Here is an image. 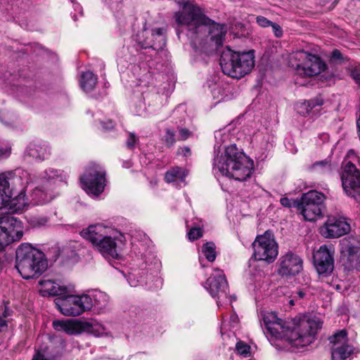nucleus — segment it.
Listing matches in <instances>:
<instances>
[{"mask_svg": "<svg viewBox=\"0 0 360 360\" xmlns=\"http://www.w3.org/2000/svg\"><path fill=\"white\" fill-rule=\"evenodd\" d=\"M351 77L355 81V82L360 86V66H355L351 68L350 70Z\"/></svg>", "mask_w": 360, "mask_h": 360, "instance_id": "nucleus-38", "label": "nucleus"}, {"mask_svg": "<svg viewBox=\"0 0 360 360\" xmlns=\"http://www.w3.org/2000/svg\"><path fill=\"white\" fill-rule=\"evenodd\" d=\"M44 178L47 181L54 180L55 182H63L66 179L63 172L53 169H48L44 172Z\"/></svg>", "mask_w": 360, "mask_h": 360, "instance_id": "nucleus-30", "label": "nucleus"}, {"mask_svg": "<svg viewBox=\"0 0 360 360\" xmlns=\"http://www.w3.org/2000/svg\"><path fill=\"white\" fill-rule=\"evenodd\" d=\"M105 234L106 227L99 224L90 225L80 232L81 236L91 242L104 257L119 259L120 252L115 239Z\"/></svg>", "mask_w": 360, "mask_h": 360, "instance_id": "nucleus-5", "label": "nucleus"}, {"mask_svg": "<svg viewBox=\"0 0 360 360\" xmlns=\"http://www.w3.org/2000/svg\"><path fill=\"white\" fill-rule=\"evenodd\" d=\"M262 319L269 334L276 338H286L292 345L297 347H302L311 344L318 330L322 327V322L318 318L302 319L292 330H290L285 322L278 319L274 312L264 313Z\"/></svg>", "mask_w": 360, "mask_h": 360, "instance_id": "nucleus-1", "label": "nucleus"}, {"mask_svg": "<svg viewBox=\"0 0 360 360\" xmlns=\"http://www.w3.org/2000/svg\"><path fill=\"white\" fill-rule=\"evenodd\" d=\"M305 295V293L302 291V290H299V291H297L293 297L294 299L298 297L299 299H302Z\"/></svg>", "mask_w": 360, "mask_h": 360, "instance_id": "nucleus-50", "label": "nucleus"}, {"mask_svg": "<svg viewBox=\"0 0 360 360\" xmlns=\"http://www.w3.org/2000/svg\"><path fill=\"white\" fill-rule=\"evenodd\" d=\"M254 257L257 260L273 262L278 256V245L269 231L258 236L252 243Z\"/></svg>", "mask_w": 360, "mask_h": 360, "instance_id": "nucleus-13", "label": "nucleus"}, {"mask_svg": "<svg viewBox=\"0 0 360 360\" xmlns=\"http://www.w3.org/2000/svg\"><path fill=\"white\" fill-rule=\"evenodd\" d=\"M104 328L101 325H95L92 327L91 332L96 335V336H102L104 334H105L104 331Z\"/></svg>", "mask_w": 360, "mask_h": 360, "instance_id": "nucleus-43", "label": "nucleus"}, {"mask_svg": "<svg viewBox=\"0 0 360 360\" xmlns=\"http://www.w3.org/2000/svg\"><path fill=\"white\" fill-rule=\"evenodd\" d=\"M334 251L332 248L323 245L314 255V263L316 270L321 277H327L334 269Z\"/></svg>", "mask_w": 360, "mask_h": 360, "instance_id": "nucleus-15", "label": "nucleus"}, {"mask_svg": "<svg viewBox=\"0 0 360 360\" xmlns=\"http://www.w3.org/2000/svg\"><path fill=\"white\" fill-rule=\"evenodd\" d=\"M97 76L90 71L84 72L80 79V85L84 91H92L97 84Z\"/></svg>", "mask_w": 360, "mask_h": 360, "instance_id": "nucleus-26", "label": "nucleus"}, {"mask_svg": "<svg viewBox=\"0 0 360 360\" xmlns=\"http://www.w3.org/2000/svg\"><path fill=\"white\" fill-rule=\"evenodd\" d=\"M77 243H75V242H74V243H73V245H72V247H73V248H76V247H77Z\"/></svg>", "mask_w": 360, "mask_h": 360, "instance_id": "nucleus-53", "label": "nucleus"}, {"mask_svg": "<svg viewBox=\"0 0 360 360\" xmlns=\"http://www.w3.org/2000/svg\"><path fill=\"white\" fill-rule=\"evenodd\" d=\"M250 347L249 345L242 342H238L236 344V349L238 352L245 356L250 354Z\"/></svg>", "mask_w": 360, "mask_h": 360, "instance_id": "nucleus-37", "label": "nucleus"}, {"mask_svg": "<svg viewBox=\"0 0 360 360\" xmlns=\"http://www.w3.org/2000/svg\"><path fill=\"white\" fill-rule=\"evenodd\" d=\"M202 236V231L200 228H192L188 233L190 240H195Z\"/></svg>", "mask_w": 360, "mask_h": 360, "instance_id": "nucleus-36", "label": "nucleus"}, {"mask_svg": "<svg viewBox=\"0 0 360 360\" xmlns=\"http://www.w3.org/2000/svg\"><path fill=\"white\" fill-rule=\"evenodd\" d=\"M9 320L0 317V331H6L7 329V323Z\"/></svg>", "mask_w": 360, "mask_h": 360, "instance_id": "nucleus-47", "label": "nucleus"}, {"mask_svg": "<svg viewBox=\"0 0 360 360\" xmlns=\"http://www.w3.org/2000/svg\"><path fill=\"white\" fill-rule=\"evenodd\" d=\"M253 167V161L234 145L226 147L220 155H216L213 162L215 175L220 174L240 181L250 177Z\"/></svg>", "mask_w": 360, "mask_h": 360, "instance_id": "nucleus-2", "label": "nucleus"}, {"mask_svg": "<svg viewBox=\"0 0 360 360\" xmlns=\"http://www.w3.org/2000/svg\"><path fill=\"white\" fill-rule=\"evenodd\" d=\"M41 285L40 293L42 296H57L63 297L69 292L67 286L52 280H41L39 281Z\"/></svg>", "mask_w": 360, "mask_h": 360, "instance_id": "nucleus-20", "label": "nucleus"}, {"mask_svg": "<svg viewBox=\"0 0 360 360\" xmlns=\"http://www.w3.org/2000/svg\"><path fill=\"white\" fill-rule=\"evenodd\" d=\"M290 60L297 62L295 64V70L296 74L300 76H315L326 68V63L321 58L302 50L292 53Z\"/></svg>", "mask_w": 360, "mask_h": 360, "instance_id": "nucleus-8", "label": "nucleus"}, {"mask_svg": "<svg viewBox=\"0 0 360 360\" xmlns=\"http://www.w3.org/2000/svg\"><path fill=\"white\" fill-rule=\"evenodd\" d=\"M53 327L56 330L64 331L68 334H73L77 331L75 322L72 321H59L53 322Z\"/></svg>", "mask_w": 360, "mask_h": 360, "instance_id": "nucleus-28", "label": "nucleus"}, {"mask_svg": "<svg viewBox=\"0 0 360 360\" xmlns=\"http://www.w3.org/2000/svg\"><path fill=\"white\" fill-rule=\"evenodd\" d=\"M205 288L213 297L218 300L227 297L229 285L224 274L219 269L215 270L205 283Z\"/></svg>", "mask_w": 360, "mask_h": 360, "instance_id": "nucleus-17", "label": "nucleus"}, {"mask_svg": "<svg viewBox=\"0 0 360 360\" xmlns=\"http://www.w3.org/2000/svg\"><path fill=\"white\" fill-rule=\"evenodd\" d=\"M289 304H290V305H294V299H291V300H289Z\"/></svg>", "mask_w": 360, "mask_h": 360, "instance_id": "nucleus-52", "label": "nucleus"}, {"mask_svg": "<svg viewBox=\"0 0 360 360\" xmlns=\"http://www.w3.org/2000/svg\"><path fill=\"white\" fill-rule=\"evenodd\" d=\"M15 267L25 279L38 277L48 267L45 255L29 244H22L16 250Z\"/></svg>", "mask_w": 360, "mask_h": 360, "instance_id": "nucleus-3", "label": "nucleus"}, {"mask_svg": "<svg viewBox=\"0 0 360 360\" xmlns=\"http://www.w3.org/2000/svg\"><path fill=\"white\" fill-rule=\"evenodd\" d=\"M3 154L2 150L0 149V156Z\"/></svg>", "mask_w": 360, "mask_h": 360, "instance_id": "nucleus-54", "label": "nucleus"}, {"mask_svg": "<svg viewBox=\"0 0 360 360\" xmlns=\"http://www.w3.org/2000/svg\"><path fill=\"white\" fill-rule=\"evenodd\" d=\"M216 246L212 242H207L202 247V252L209 262H213L216 259Z\"/></svg>", "mask_w": 360, "mask_h": 360, "instance_id": "nucleus-31", "label": "nucleus"}, {"mask_svg": "<svg viewBox=\"0 0 360 360\" xmlns=\"http://www.w3.org/2000/svg\"><path fill=\"white\" fill-rule=\"evenodd\" d=\"M80 182L88 193L98 196L104 191L105 171L100 165L91 163L80 177Z\"/></svg>", "mask_w": 360, "mask_h": 360, "instance_id": "nucleus-11", "label": "nucleus"}, {"mask_svg": "<svg viewBox=\"0 0 360 360\" xmlns=\"http://www.w3.org/2000/svg\"><path fill=\"white\" fill-rule=\"evenodd\" d=\"M356 158L354 150L348 151L344 160V167L341 175L342 188L348 196L360 202V171L351 160Z\"/></svg>", "mask_w": 360, "mask_h": 360, "instance_id": "nucleus-9", "label": "nucleus"}, {"mask_svg": "<svg viewBox=\"0 0 360 360\" xmlns=\"http://www.w3.org/2000/svg\"><path fill=\"white\" fill-rule=\"evenodd\" d=\"M325 200V195L316 191H309L302 194L300 202H295V206L301 210L302 214L307 221H314L321 214V206Z\"/></svg>", "mask_w": 360, "mask_h": 360, "instance_id": "nucleus-12", "label": "nucleus"}, {"mask_svg": "<svg viewBox=\"0 0 360 360\" xmlns=\"http://www.w3.org/2000/svg\"><path fill=\"white\" fill-rule=\"evenodd\" d=\"M330 59L332 60H342V55L340 51L335 49L331 53Z\"/></svg>", "mask_w": 360, "mask_h": 360, "instance_id": "nucleus-46", "label": "nucleus"}, {"mask_svg": "<svg viewBox=\"0 0 360 360\" xmlns=\"http://www.w3.org/2000/svg\"><path fill=\"white\" fill-rule=\"evenodd\" d=\"M137 141V138L134 133H129L128 139L126 141V145L128 148L133 149Z\"/></svg>", "mask_w": 360, "mask_h": 360, "instance_id": "nucleus-40", "label": "nucleus"}, {"mask_svg": "<svg viewBox=\"0 0 360 360\" xmlns=\"http://www.w3.org/2000/svg\"><path fill=\"white\" fill-rule=\"evenodd\" d=\"M94 303L100 308H105L109 302V297L103 292L99 291L94 295Z\"/></svg>", "mask_w": 360, "mask_h": 360, "instance_id": "nucleus-32", "label": "nucleus"}, {"mask_svg": "<svg viewBox=\"0 0 360 360\" xmlns=\"http://www.w3.org/2000/svg\"><path fill=\"white\" fill-rule=\"evenodd\" d=\"M46 219H44V223H41V224H44V223H46Z\"/></svg>", "mask_w": 360, "mask_h": 360, "instance_id": "nucleus-55", "label": "nucleus"}, {"mask_svg": "<svg viewBox=\"0 0 360 360\" xmlns=\"http://www.w3.org/2000/svg\"><path fill=\"white\" fill-rule=\"evenodd\" d=\"M280 202L283 207L290 208L291 207H295L294 203L300 202V201H292L288 198H282L280 200Z\"/></svg>", "mask_w": 360, "mask_h": 360, "instance_id": "nucleus-42", "label": "nucleus"}, {"mask_svg": "<svg viewBox=\"0 0 360 360\" xmlns=\"http://www.w3.org/2000/svg\"><path fill=\"white\" fill-rule=\"evenodd\" d=\"M0 122L7 127H14L18 122V117L6 110H0Z\"/></svg>", "mask_w": 360, "mask_h": 360, "instance_id": "nucleus-29", "label": "nucleus"}, {"mask_svg": "<svg viewBox=\"0 0 360 360\" xmlns=\"http://www.w3.org/2000/svg\"><path fill=\"white\" fill-rule=\"evenodd\" d=\"M115 127V124L112 120H108L106 123H103V127L105 129L110 130L113 129Z\"/></svg>", "mask_w": 360, "mask_h": 360, "instance_id": "nucleus-48", "label": "nucleus"}, {"mask_svg": "<svg viewBox=\"0 0 360 360\" xmlns=\"http://www.w3.org/2000/svg\"><path fill=\"white\" fill-rule=\"evenodd\" d=\"M257 24L263 27H267L272 25V22L263 16H258L257 18Z\"/></svg>", "mask_w": 360, "mask_h": 360, "instance_id": "nucleus-41", "label": "nucleus"}, {"mask_svg": "<svg viewBox=\"0 0 360 360\" xmlns=\"http://www.w3.org/2000/svg\"><path fill=\"white\" fill-rule=\"evenodd\" d=\"M340 262L349 271L360 269V244L344 239L342 241Z\"/></svg>", "mask_w": 360, "mask_h": 360, "instance_id": "nucleus-16", "label": "nucleus"}, {"mask_svg": "<svg viewBox=\"0 0 360 360\" xmlns=\"http://www.w3.org/2000/svg\"><path fill=\"white\" fill-rule=\"evenodd\" d=\"M11 173L0 174V202L3 205L8 202L13 195V189L10 187Z\"/></svg>", "mask_w": 360, "mask_h": 360, "instance_id": "nucleus-23", "label": "nucleus"}, {"mask_svg": "<svg viewBox=\"0 0 360 360\" xmlns=\"http://www.w3.org/2000/svg\"><path fill=\"white\" fill-rule=\"evenodd\" d=\"M25 154L37 160H44L50 155V149L46 143L34 141L27 148Z\"/></svg>", "mask_w": 360, "mask_h": 360, "instance_id": "nucleus-22", "label": "nucleus"}, {"mask_svg": "<svg viewBox=\"0 0 360 360\" xmlns=\"http://www.w3.org/2000/svg\"><path fill=\"white\" fill-rule=\"evenodd\" d=\"M152 36L155 39L152 44H146L145 48L151 47L154 50H162L165 46V37L163 34V29L157 28L153 30Z\"/></svg>", "mask_w": 360, "mask_h": 360, "instance_id": "nucleus-27", "label": "nucleus"}, {"mask_svg": "<svg viewBox=\"0 0 360 360\" xmlns=\"http://www.w3.org/2000/svg\"><path fill=\"white\" fill-rule=\"evenodd\" d=\"M323 101L319 98L306 101L304 105L306 106L307 112H309L316 106H321Z\"/></svg>", "mask_w": 360, "mask_h": 360, "instance_id": "nucleus-35", "label": "nucleus"}, {"mask_svg": "<svg viewBox=\"0 0 360 360\" xmlns=\"http://www.w3.org/2000/svg\"><path fill=\"white\" fill-rule=\"evenodd\" d=\"M188 175V172L181 167H175L168 170L165 175V179L167 183L176 181H184V179Z\"/></svg>", "mask_w": 360, "mask_h": 360, "instance_id": "nucleus-25", "label": "nucleus"}, {"mask_svg": "<svg viewBox=\"0 0 360 360\" xmlns=\"http://www.w3.org/2000/svg\"><path fill=\"white\" fill-rule=\"evenodd\" d=\"M175 20L179 25L186 26L187 34L193 40L195 41L199 34L205 35L208 32L205 15L198 6L190 2L184 4L182 11L175 14Z\"/></svg>", "mask_w": 360, "mask_h": 360, "instance_id": "nucleus-6", "label": "nucleus"}, {"mask_svg": "<svg viewBox=\"0 0 360 360\" xmlns=\"http://www.w3.org/2000/svg\"><path fill=\"white\" fill-rule=\"evenodd\" d=\"M315 170H321L323 172H330L333 169L332 165L327 160L316 162L313 165Z\"/></svg>", "mask_w": 360, "mask_h": 360, "instance_id": "nucleus-34", "label": "nucleus"}, {"mask_svg": "<svg viewBox=\"0 0 360 360\" xmlns=\"http://www.w3.org/2000/svg\"><path fill=\"white\" fill-rule=\"evenodd\" d=\"M278 274L281 276H291L298 274L303 269L301 257L292 252L282 255L279 259Z\"/></svg>", "mask_w": 360, "mask_h": 360, "instance_id": "nucleus-18", "label": "nucleus"}, {"mask_svg": "<svg viewBox=\"0 0 360 360\" xmlns=\"http://www.w3.org/2000/svg\"><path fill=\"white\" fill-rule=\"evenodd\" d=\"M350 230L349 224L344 219L328 218L321 228V234L325 238H338Z\"/></svg>", "mask_w": 360, "mask_h": 360, "instance_id": "nucleus-19", "label": "nucleus"}, {"mask_svg": "<svg viewBox=\"0 0 360 360\" xmlns=\"http://www.w3.org/2000/svg\"><path fill=\"white\" fill-rule=\"evenodd\" d=\"M5 207H8L13 212H20L24 210V208L28 205V200L26 198L24 191L19 192L18 195H13L8 202H5L3 204Z\"/></svg>", "mask_w": 360, "mask_h": 360, "instance_id": "nucleus-24", "label": "nucleus"}, {"mask_svg": "<svg viewBox=\"0 0 360 360\" xmlns=\"http://www.w3.org/2000/svg\"><path fill=\"white\" fill-rule=\"evenodd\" d=\"M329 340L333 344V360H346L352 354L359 352L358 349L348 343L347 333L345 330L336 333L329 338Z\"/></svg>", "mask_w": 360, "mask_h": 360, "instance_id": "nucleus-14", "label": "nucleus"}, {"mask_svg": "<svg viewBox=\"0 0 360 360\" xmlns=\"http://www.w3.org/2000/svg\"><path fill=\"white\" fill-rule=\"evenodd\" d=\"M65 294L57 297L55 304L57 309L65 316H77L86 311L90 310L93 306V300L88 295H75Z\"/></svg>", "mask_w": 360, "mask_h": 360, "instance_id": "nucleus-7", "label": "nucleus"}, {"mask_svg": "<svg viewBox=\"0 0 360 360\" xmlns=\"http://www.w3.org/2000/svg\"><path fill=\"white\" fill-rule=\"evenodd\" d=\"M12 315H13V310L11 309H10L8 307L4 306V311L2 313V315L0 317H3V319L10 320Z\"/></svg>", "mask_w": 360, "mask_h": 360, "instance_id": "nucleus-45", "label": "nucleus"}, {"mask_svg": "<svg viewBox=\"0 0 360 360\" xmlns=\"http://www.w3.org/2000/svg\"><path fill=\"white\" fill-rule=\"evenodd\" d=\"M22 236L21 221L10 214L0 217V250L13 242L19 241Z\"/></svg>", "mask_w": 360, "mask_h": 360, "instance_id": "nucleus-10", "label": "nucleus"}, {"mask_svg": "<svg viewBox=\"0 0 360 360\" xmlns=\"http://www.w3.org/2000/svg\"><path fill=\"white\" fill-rule=\"evenodd\" d=\"M208 32L206 33L205 35L199 34L198 35L197 39L193 40L189 36L188 37L191 40V43L196 44L198 42V44H200V40L203 39L205 37H207V33L210 34V39L212 41L215 42V44L217 46H221L223 44V42L225 39L226 34V28L224 25H220V24H214L212 26L211 28H209L207 27Z\"/></svg>", "mask_w": 360, "mask_h": 360, "instance_id": "nucleus-21", "label": "nucleus"}, {"mask_svg": "<svg viewBox=\"0 0 360 360\" xmlns=\"http://www.w3.org/2000/svg\"><path fill=\"white\" fill-rule=\"evenodd\" d=\"M32 360H49V359L45 358V356L43 354L38 352L34 355Z\"/></svg>", "mask_w": 360, "mask_h": 360, "instance_id": "nucleus-49", "label": "nucleus"}, {"mask_svg": "<svg viewBox=\"0 0 360 360\" xmlns=\"http://www.w3.org/2000/svg\"><path fill=\"white\" fill-rule=\"evenodd\" d=\"M181 153L184 154V156L190 155L191 153V149L188 147H184V148H181Z\"/></svg>", "mask_w": 360, "mask_h": 360, "instance_id": "nucleus-51", "label": "nucleus"}, {"mask_svg": "<svg viewBox=\"0 0 360 360\" xmlns=\"http://www.w3.org/2000/svg\"><path fill=\"white\" fill-rule=\"evenodd\" d=\"M163 142L167 146V147H172L176 142L175 139V131L171 129H165V134L162 139Z\"/></svg>", "mask_w": 360, "mask_h": 360, "instance_id": "nucleus-33", "label": "nucleus"}, {"mask_svg": "<svg viewBox=\"0 0 360 360\" xmlns=\"http://www.w3.org/2000/svg\"><path fill=\"white\" fill-rule=\"evenodd\" d=\"M179 130V139L185 141L192 134L191 131L185 128H178Z\"/></svg>", "mask_w": 360, "mask_h": 360, "instance_id": "nucleus-39", "label": "nucleus"}, {"mask_svg": "<svg viewBox=\"0 0 360 360\" xmlns=\"http://www.w3.org/2000/svg\"><path fill=\"white\" fill-rule=\"evenodd\" d=\"M271 26L272 27L274 33L276 37H281L283 35V30L279 25L272 22Z\"/></svg>", "mask_w": 360, "mask_h": 360, "instance_id": "nucleus-44", "label": "nucleus"}, {"mask_svg": "<svg viewBox=\"0 0 360 360\" xmlns=\"http://www.w3.org/2000/svg\"><path fill=\"white\" fill-rule=\"evenodd\" d=\"M219 64L224 74L240 79L249 74L255 66L253 51L240 53L226 48L221 54Z\"/></svg>", "mask_w": 360, "mask_h": 360, "instance_id": "nucleus-4", "label": "nucleus"}]
</instances>
